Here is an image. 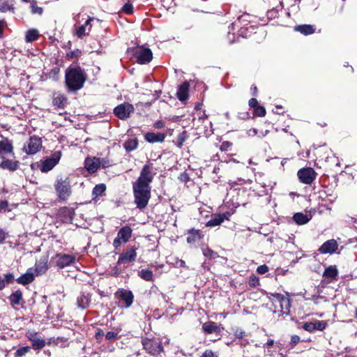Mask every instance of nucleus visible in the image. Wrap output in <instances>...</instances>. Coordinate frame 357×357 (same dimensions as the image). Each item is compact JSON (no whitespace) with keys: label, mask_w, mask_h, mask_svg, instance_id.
<instances>
[{"label":"nucleus","mask_w":357,"mask_h":357,"mask_svg":"<svg viewBox=\"0 0 357 357\" xmlns=\"http://www.w3.org/2000/svg\"><path fill=\"white\" fill-rule=\"evenodd\" d=\"M153 165L147 162L141 170L139 176L132 183L134 203L137 208L144 209L151 199V187L153 176L151 173Z\"/></svg>","instance_id":"f257e3e1"},{"label":"nucleus","mask_w":357,"mask_h":357,"mask_svg":"<svg viewBox=\"0 0 357 357\" xmlns=\"http://www.w3.org/2000/svg\"><path fill=\"white\" fill-rule=\"evenodd\" d=\"M86 79V73L78 65L71 64L66 70L65 83L69 91H77L81 89Z\"/></svg>","instance_id":"f03ea898"},{"label":"nucleus","mask_w":357,"mask_h":357,"mask_svg":"<svg viewBox=\"0 0 357 357\" xmlns=\"http://www.w3.org/2000/svg\"><path fill=\"white\" fill-rule=\"evenodd\" d=\"M54 187L59 202H66L72 195V185L69 176H57Z\"/></svg>","instance_id":"7ed1b4c3"},{"label":"nucleus","mask_w":357,"mask_h":357,"mask_svg":"<svg viewBox=\"0 0 357 357\" xmlns=\"http://www.w3.org/2000/svg\"><path fill=\"white\" fill-rule=\"evenodd\" d=\"M269 301L272 303L274 312H280L282 314H288L290 312L291 301L289 297L281 294H270Z\"/></svg>","instance_id":"20e7f679"},{"label":"nucleus","mask_w":357,"mask_h":357,"mask_svg":"<svg viewBox=\"0 0 357 357\" xmlns=\"http://www.w3.org/2000/svg\"><path fill=\"white\" fill-rule=\"evenodd\" d=\"M80 17V13H78L73 17V20L75 22L74 25V35L76 36L78 38L82 39L85 36L89 35L93 26L92 22H93L96 19L94 17L88 16V18L86 20L84 23L83 24H79Z\"/></svg>","instance_id":"39448f33"},{"label":"nucleus","mask_w":357,"mask_h":357,"mask_svg":"<svg viewBox=\"0 0 357 357\" xmlns=\"http://www.w3.org/2000/svg\"><path fill=\"white\" fill-rule=\"evenodd\" d=\"M132 51L137 62L139 64H147L153 59L151 50L144 45L137 46Z\"/></svg>","instance_id":"423d86ee"},{"label":"nucleus","mask_w":357,"mask_h":357,"mask_svg":"<svg viewBox=\"0 0 357 357\" xmlns=\"http://www.w3.org/2000/svg\"><path fill=\"white\" fill-rule=\"evenodd\" d=\"M52 260L56 267H58L60 269H63L75 263L76 255L73 254L70 255L60 252L56 253L52 258Z\"/></svg>","instance_id":"0eeeda50"},{"label":"nucleus","mask_w":357,"mask_h":357,"mask_svg":"<svg viewBox=\"0 0 357 357\" xmlns=\"http://www.w3.org/2000/svg\"><path fill=\"white\" fill-rule=\"evenodd\" d=\"M250 15L247 13H244L239 16L238 19L231 24L229 26V31H228L227 38L230 44L235 41V33H231V31H234L236 28L239 26H252L250 24Z\"/></svg>","instance_id":"6e6552de"},{"label":"nucleus","mask_w":357,"mask_h":357,"mask_svg":"<svg viewBox=\"0 0 357 357\" xmlns=\"http://www.w3.org/2000/svg\"><path fill=\"white\" fill-rule=\"evenodd\" d=\"M61 151H54L50 157L46 158L43 160H40V170L43 173H47L52 169L59 162L61 158Z\"/></svg>","instance_id":"1a4fd4ad"},{"label":"nucleus","mask_w":357,"mask_h":357,"mask_svg":"<svg viewBox=\"0 0 357 357\" xmlns=\"http://www.w3.org/2000/svg\"><path fill=\"white\" fill-rule=\"evenodd\" d=\"M114 296L119 300L120 305L126 308L130 307L134 301V294L128 289L123 288L118 289Z\"/></svg>","instance_id":"9d476101"},{"label":"nucleus","mask_w":357,"mask_h":357,"mask_svg":"<svg viewBox=\"0 0 357 357\" xmlns=\"http://www.w3.org/2000/svg\"><path fill=\"white\" fill-rule=\"evenodd\" d=\"M142 345L144 349L151 356H158L160 353L164 352L162 343L160 341L145 338L142 340Z\"/></svg>","instance_id":"9b49d317"},{"label":"nucleus","mask_w":357,"mask_h":357,"mask_svg":"<svg viewBox=\"0 0 357 357\" xmlns=\"http://www.w3.org/2000/svg\"><path fill=\"white\" fill-rule=\"evenodd\" d=\"M132 235V229L128 225L122 227L117 233V236L114 239L113 245L117 249L122 243H127Z\"/></svg>","instance_id":"f8f14e48"},{"label":"nucleus","mask_w":357,"mask_h":357,"mask_svg":"<svg viewBox=\"0 0 357 357\" xmlns=\"http://www.w3.org/2000/svg\"><path fill=\"white\" fill-rule=\"evenodd\" d=\"M41 147V138L38 136L33 135L30 137L29 141L24 145L22 150L26 154L33 155L38 153L40 150Z\"/></svg>","instance_id":"ddd939ff"},{"label":"nucleus","mask_w":357,"mask_h":357,"mask_svg":"<svg viewBox=\"0 0 357 357\" xmlns=\"http://www.w3.org/2000/svg\"><path fill=\"white\" fill-rule=\"evenodd\" d=\"M317 174L312 167L300 169L297 172L299 181L304 184H311L317 178Z\"/></svg>","instance_id":"4468645a"},{"label":"nucleus","mask_w":357,"mask_h":357,"mask_svg":"<svg viewBox=\"0 0 357 357\" xmlns=\"http://www.w3.org/2000/svg\"><path fill=\"white\" fill-rule=\"evenodd\" d=\"M134 107L128 102H124L116 107L114 109V114L120 119H128L130 115L134 112Z\"/></svg>","instance_id":"2eb2a0df"},{"label":"nucleus","mask_w":357,"mask_h":357,"mask_svg":"<svg viewBox=\"0 0 357 357\" xmlns=\"http://www.w3.org/2000/svg\"><path fill=\"white\" fill-rule=\"evenodd\" d=\"M27 339L31 342L32 348L34 350H40L46 344L44 339L38 337V333L33 331H28L26 334Z\"/></svg>","instance_id":"dca6fc26"},{"label":"nucleus","mask_w":357,"mask_h":357,"mask_svg":"<svg viewBox=\"0 0 357 357\" xmlns=\"http://www.w3.org/2000/svg\"><path fill=\"white\" fill-rule=\"evenodd\" d=\"M252 183V180L250 179H244L241 178H238L236 180L234 181H229L228 182V185L229 188V190H243V192L246 191L247 187L250 186L251 183Z\"/></svg>","instance_id":"f3484780"},{"label":"nucleus","mask_w":357,"mask_h":357,"mask_svg":"<svg viewBox=\"0 0 357 357\" xmlns=\"http://www.w3.org/2000/svg\"><path fill=\"white\" fill-rule=\"evenodd\" d=\"M101 162H105V159L99 158H86L84 161V167L88 172L93 174L97 172L101 166Z\"/></svg>","instance_id":"a211bd4d"},{"label":"nucleus","mask_w":357,"mask_h":357,"mask_svg":"<svg viewBox=\"0 0 357 357\" xmlns=\"http://www.w3.org/2000/svg\"><path fill=\"white\" fill-rule=\"evenodd\" d=\"M137 257V248L130 247L128 250L123 252L118 259L117 264H121L128 262H133Z\"/></svg>","instance_id":"6ab92c4d"},{"label":"nucleus","mask_w":357,"mask_h":357,"mask_svg":"<svg viewBox=\"0 0 357 357\" xmlns=\"http://www.w3.org/2000/svg\"><path fill=\"white\" fill-rule=\"evenodd\" d=\"M0 168L2 169L15 172L20 168V162L17 160H10L4 156H1Z\"/></svg>","instance_id":"aec40b11"},{"label":"nucleus","mask_w":357,"mask_h":357,"mask_svg":"<svg viewBox=\"0 0 357 357\" xmlns=\"http://www.w3.org/2000/svg\"><path fill=\"white\" fill-rule=\"evenodd\" d=\"M338 248V244L334 239H330L324 242L319 248V252L321 254L332 255L336 252Z\"/></svg>","instance_id":"412c9836"},{"label":"nucleus","mask_w":357,"mask_h":357,"mask_svg":"<svg viewBox=\"0 0 357 357\" xmlns=\"http://www.w3.org/2000/svg\"><path fill=\"white\" fill-rule=\"evenodd\" d=\"M231 216V213L229 212H226L224 213H218L214 214L212 215L210 220L206 223V226L208 227H216L222 223L225 220H229Z\"/></svg>","instance_id":"4be33fe9"},{"label":"nucleus","mask_w":357,"mask_h":357,"mask_svg":"<svg viewBox=\"0 0 357 357\" xmlns=\"http://www.w3.org/2000/svg\"><path fill=\"white\" fill-rule=\"evenodd\" d=\"M67 97L60 93L55 92L52 96V105L56 109H63L67 105Z\"/></svg>","instance_id":"5701e85b"},{"label":"nucleus","mask_w":357,"mask_h":357,"mask_svg":"<svg viewBox=\"0 0 357 357\" xmlns=\"http://www.w3.org/2000/svg\"><path fill=\"white\" fill-rule=\"evenodd\" d=\"M338 270L335 265H331L325 268L323 273V278L327 280L328 282L335 281L338 278Z\"/></svg>","instance_id":"b1692460"},{"label":"nucleus","mask_w":357,"mask_h":357,"mask_svg":"<svg viewBox=\"0 0 357 357\" xmlns=\"http://www.w3.org/2000/svg\"><path fill=\"white\" fill-rule=\"evenodd\" d=\"M48 270V257L43 256L36 261L35 264V271L37 275H43Z\"/></svg>","instance_id":"393cba45"},{"label":"nucleus","mask_w":357,"mask_h":357,"mask_svg":"<svg viewBox=\"0 0 357 357\" xmlns=\"http://www.w3.org/2000/svg\"><path fill=\"white\" fill-rule=\"evenodd\" d=\"M166 137V134L163 132H149L144 135V139L149 143L162 142Z\"/></svg>","instance_id":"a878e982"},{"label":"nucleus","mask_w":357,"mask_h":357,"mask_svg":"<svg viewBox=\"0 0 357 357\" xmlns=\"http://www.w3.org/2000/svg\"><path fill=\"white\" fill-rule=\"evenodd\" d=\"M34 273L32 268H29L26 272L16 279L18 284L26 285L34 280Z\"/></svg>","instance_id":"bb28decb"},{"label":"nucleus","mask_w":357,"mask_h":357,"mask_svg":"<svg viewBox=\"0 0 357 357\" xmlns=\"http://www.w3.org/2000/svg\"><path fill=\"white\" fill-rule=\"evenodd\" d=\"M202 330L205 334L220 333L221 331L220 326L212 321L204 323Z\"/></svg>","instance_id":"cd10ccee"},{"label":"nucleus","mask_w":357,"mask_h":357,"mask_svg":"<svg viewBox=\"0 0 357 357\" xmlns=\"http://www.w3.org/2000/svg\"><path fill=\"white\" fill-rule=\"evenodd\" d=\"M190 85L188 82H183L179 86L177 90V98L181 101H185L188 98V91Z\"/></svg>","instance_id":"c85d7f7f"},{"label":"nucleus","mask_w":357,"mask_h":357,"mask_svg":"<svg viewBox=\"0 0 357 357\" xmlns=\"http://www.w3.org/2000/svg\"><path fill=\"white\" fill-rule=\"evenodd\" d=\"M13 146L12 142L7 138L0 141V157L4 156L6 153H13Z\"/></svg>","instance_id":"c756f323"},{"label":"nucleus","mask_w":357,"mask_h":357,"mask_svg":"<svg viewBox=\"0 0 357 357\" xmlns=\"http://www.w3.org/2000/svg\"><path fill=\"white\" fill-rule=\"evenodd\" d=\"M8 299L12 306L19 305L23 301L22 292L19 289L16 290L10 295Z\"/></svg>","instance_id":"7c9ffc66"},{"label":"nucleus","mask_w":357,"mask_h":357,"mask_svg":"<svg viewBox=\"0 0 357 357\" xmlns=\"http://www.w3.org/2000/svg\"><path fill=\"white\" fill-rule=\"evenodd\" d=\"M106 185L104 183H100L95 185L92 190V199L97 201L98 197L105 195Z\"/></svg>","instance_id":"2f4dec72"},{"label":"nucleus","mask_w":357,"mask_h":357,"mask_svg":"<svg viewBox=\"0 0 357 357\" xmlns=\"http://www.w3.org/2000/svg\"><path fill=\"white\" fill-rule=\"evenodd\" d=\"M294 30L300 32L303 35L307 36L315 32V27L311 24H301L296 26L294 27Z\"/></svg>","instance_id":"473e14b6"},{"label":"nucleus","mask_w":357,"mask_h":357,"mask_svg":"<svg viewBox=\"0 0 357 357\" xmlns=\"http://www.w3.org/2000/svg\"><path fill=\"white\" fill-rule=\"evenodd\" d=\"M293 220L297 225H303L307 224L311 220V216L303 213H296L293 215Z\"/></svg>","instance_id":"72a5a7b5"},{"label":"nucleus","mask_w":357,"mask_h":357,"mask_svg":"<svg viewBox=\"0 0 357 357\" xmlns=\"http://www.w3.org/2000/svg\"><path fill=\"white\" fill-rule=\"evenodd\" d=\"M202 235L199 230H196L195 229H192L188 231L187 242L188 243H192L195 241L201 239Z\"/></svg>","instance_id":"f704fd0d"},{"label":"nucleus","mask_w":357,"mask_h":357,"mask_svg":"<svg viewBox=\"0 0 357 357\" xmlns=\"http://www.w3.org/2000/svg\"><path fill=\"white\" fill-rule=\"evenodd\" d=\"M39 37V31L36 29H31L26 31L25 35V40L26 43H32L37 40Z\"/></svg>","instance_id":"c9c22d12"},{"label":"nucleus","mask_w":357,"mask_h":357,"mask_svg":"<svg viewBox=\"0 0 357 357\" xmlns=\"http://www.w3.org/2000/svg\"><path fill=\"white\" fill-rule=\"evenodd\" d=\"M14 280L13 273H6L3 275V278L0 275V291L3 290L7 284L13 283Z\"/></svg>","instance_id":"e433bc0d"},{"label":"nucleus","mask_w":357,"mask_h":357,"mask_svg":"<svg viewBox=\"0 0 357 357\" xmlns=\"http://www.w3.org/2000/svg\"><path fill=\"white\" fill-rule=\"evenodd\" d=\"M138 146V140L137 138H131L126 140L123 144V148L127 152L135 150Z\"/></svg>","instance_id":"4c0bfd02"},{"label":"nucleus","mask_w":357,"mask_h":357,"mask_svg":"<svg viewBox=\"0 0 357 357\" xmlns=\"http://www.w3.org/2000/svg\"><path fill=\"white\" fill-rule=\"evenodd\" d=\"M13 0H0V11L6 13L7 11H14Z\"/></svg>","instance_id":"58836bf2"},{"label":"nucleus","mask_w":357,"mask_h":357,"mask_svg":"<svg viewBox=\"0 0 357 357\" xmlns=\"http://www.w3.org/2000/svg\"><path fill=\"white\" fill-rule=\"evenodd\" d=\"M89 298L87 296L81 294L77 298V305L82 309H85L89 306Z\"/></svg>","instance_id":"ea45409f"},{"label":"nucleus","mask_w":357,"mask_h":357,"mask_svg":"<svg viewBox=\"0 0 357 357\" xmlns=\"http://www.w3.org/2000/svg\"><path fill=\"white\" fill-rule=\"evenodd\" d=\"M253 26H239L238 28H236V29H238L237 31V35L238 36H241L243 38H247L248 37L251 33Z\"/></svg>","instance_id":"a19ab883"},{"label":"nucleus","mask_w":357,"mask_h":357,"mask_svg":"<svg viewBox=\"0 0 357 357\" xmlns=\"http://www.w3.org/2000/svg\"><path fill=\"white\" fill-rule=\"evenodd\" d=\"M138 275L146 281H153V271L149 269H142L138 273Z\"/></svg>","instance_id":"79ce46f5"},{"label":"nucleus","mask_w":357,"mask_h":357,"mask_svg":"<svg viewBox=\"0 0 357 357\" xmlns=\"http://www.w3.org/2000/svg\"><path fill=\"white\" fill-rule=\"evenodd\" d=\"M82 55V52L79 49H75L66 53V59L68 61L77 59Z\"/></svg>","instance_id":"37998d69"},{"label":"nucleus","mask_w":357,"mask_h":357,"mask_svg":"<svg viewBox=\"0 0 357 357\" xmlns=\"http://www.w3.org/2000/svg\"><path fill=\"white\" fill-rule=\"evenodd\" d=\"M30 8L33 14L42 15L43 13V8L38 6L37 1L36 0H32L30 1Z\"/></svg>","instance_id":"c03bdc74"},{"label":"nucleus","mask_w":357,"mask_h":357,"mask_svg":"<svg viewBox=\"0 0 357 357\" xmlns=\"http://www.w3.org/2000/svg\"><path fill=\"white\" fill-rule=\"evenodd\" d=\"M149 294L151 297H158V299L160 300V298H162V299H165L166 296L162 293L158 287L153 286L151 288Z\"/></svg>","instance_id":"a18cd8bd"},{"label":"nucleus","mask_w":357,"mask_h":357,"mask_svg":"<svg viewBox=\"0 0 357 357\" xmlns=\"http://www.w3.org/2000/svg\"><path fill=\"white\" fill-rule=\"evenodd\" d=\"M203 255L209 259H216L218 257V255L216 252L213 251L208 247L202 248Z\"/></svg>","instance_id":"49530a36"},{"label":"nucleus","mask_w":357,"mask_h":357,"mask_svg":"<svg viewBox=\"0 0 357 357\" xmlns=\"http://www.w3.org/2000/svg\"><path fill=\"white\" fill-rule=\"evenodd\" d=\"M30 350L31 347L29 346L20 347L15 352V357H23L28 354Z\"/></svg>","instance_id":"de8ad7c7"},{"label":"nucleus","mask_w":357,"mask_h":357,"mask_svg":"<svg viewBox=\"0 0 357 357\" xmlns=\"http://www.w3.org/2000/svg\"><path fill=\"white\" fill-rule=\"evenodd\" d=\"M313 323L314 331H324L327 326V323L325 321L316 320Z\"/></svg>","instance_id":"09e8293b"},{"label":"nucleus","mask_w":357,"mask_h":357,"mask_svg":"<svg viewBox=\"0 0 357 357\" xmlns=\"http://www.w3.org/2000/svg\"><path fill=\"white\" fill-rule=\"evenodd\" d=\"M254 114L257 116L263 117L266 115V109L264 107L258 105L254 109Z\"/></svg>","instance_id":"8fccbe9b"},{"label":"nucleus","mask_w":357,"mask_h":357,"mask_svg":"<svg viewBox=\"0 0 357 357\" xmlns=\"http://www.w3.org/2000/svg\"><path fill=\"white\" fill-rule=\"evenodd\" d=\"M187 139V133L185 131L182 132L178 135L177 140H178V146L181 147L184 143V142Z\"/></svg>","instance_id":"3c124183"},{"label":"nucleus","mask_w":357,"mask_h":357,"mask_svg":"<svg viewBox=\"0 0 357 357\" xmlns=\"http://www.w3.org/2000/svg\"><path fill=\"white\" fill-rule=\"evenodd\" d=\"M232 145L233 144L231 142L229 141H225L221 144L220 149L221 151H229L231 149Z\"/></svg>","instance_id":"603ef678"},{"label":"nucleus","mask_w":357,"mask_h":357,"mask_svg":"<svg viewBox=\"0 0 357 357\" xmlns=\"http://www.w3.org/2000/svg\"><path fill=\"white\" fill-rule=\"evenodd\" d=\"M234 335L236 338L243 339L245 336V332L239 328H236L234 331Z\"/></svg>","instance_id":"864d4df0"},{"label":"nucleus","mask_w":357,"mask_h":357,"mask_svg":"<svg viewBox=\"0 0 357 357\" xmlns=\"http://www.w3.org/2000/svg\"><path fill=\"white\" fill-rule=\"evenodd\" d=\"M121 10L126 14H132L133 13V6L131 3H127L123 5Z\"/></svg>","instance_id":"5fc2aeb1"},{"label":"nucleus","mask_w":357,"mask_h":357,"mask_svg":"<svg viewBox=\"0 0 357 357\" xmlns=\"http://www.w3.org/2000/svg\"><path fill=\"white\" fill-rule=\"evenodd\" d=\"M303 328L310 333L314 331V326L313 322H305L303 325Z\"/></svg>","instance_id":"6e6d98bb"},{"label":"nucleus","mask_w":357,"mask_h":357,"mask_svg":"<svg viewBox=\"0 0 357 357\" xmlns=\"http://www.w3.org/2000/svg\"><path fill=\"white\" fill-rule=\"evenodd\" d=\"M259 284V278L255 276V275H252L250 278V280H249V285L250 287H257Z\"/></svg>","instance_id":"4d7b16f0"},{"label":"nucleus","mask_w":357,"mask_h":357,"mask_svg":"<svg viewBox=\"0 0 357 357\" xmlns=\"http://www.w3.org/2000/svg\"><path fill=\"white\" fill-rule=\"evenodd\" d=\"M301 340V338L298 335H294L291 337L290 346L291 348H294Z\"/></svg>","instance_id":"13d9d810"},{"label":"nucleus","mask_w":357,"mask_h":357,"mask_svg":"<svg viewBox=\"0 0 357 357\" xmlns=\"http://www.w3.org/2000/svg\"><path fill=\"white\" fill-rule=\"evenodd\" d=\"M8 236V233L0 227V244L3 243Z\"/></svg>","instance_id":"bf43d9fd"},{"label":"nucleus","mask_w":357,"mask_h":357,"mask_svg":"<svg viewBox=\"0 0 357 357\" xmlns=\"http://www.w3.org/2000/svg\"><path fill=\"white\" fill-rule=\"evenodd\" d=\"M269 268L266 264L260 265L257 268V272L259 274H265L268 271Z\"/></svg>","instance_id":"052dcab7"},{"label":"nucleus","mask_w":357,"mask_h":357,"mask_svg":"<svg viewBox=\"0 0 357 357\" xmlns=\"http://www.w3.org/2000/svg\"><path fill=\"white\" fill-rule=\"evenodd\" d=\"M118 333L114 331H109L106 333L105 337L108 340H114L117 338Z\"/></svg>","instance_id":"680f3d73"},{"label":"nucleus","mask_w":357,"mask_h":357,"mask_svg":"<svg viewBox=\"0 0 357 357\" xmlns=\"http://www.w3.org/2000/svg\"><path fill=\"white\" fill-rule=\"evenodd\" d=\"M165 126V122L161 120L156 121L153 124V127L156 129H161L163 128Z\"/></svg>","instance_id":"e2e57ef3"},{"label":"nucleus","mask_w":357,"mask_h":357,"mask_svg":"<svg viewBox=\"0 0 357 357\" xmlns=\"http://www.w3.org/2000/svg\"><path fill=\"white\" fill-rule=\"evenodd\" d=\"M61 340V337H57V338L51 337L48 340V341H47V342H46V344H47L48 345L58 344L59 340Z\"/></svg>","instance_id":"0e129e2a"},{"label":"nucleus","mask_w":357,"mask_h":357,"mask_svg":"<svg viewBox=\"0 0 357 357\" xmlns=\"http://www.w3.org/2000/svg\"><path fill=\"white\" fill-rule=\"evenodd\" d=\"M249 106L252 108H255L258 106V101L256 98H252L249 100Z\"/></svg>","instance_id":"69168bd1"},{"label":"nucleus","mask_w":357,"mask_h":357,"mask_svg":"<svg viewBox=\"0 0 357 357\" xmlns=\"http://www.w3.org/2000/svg\"><path fill=\"white\" fill-rule=\"evenodd\" d=\"M175 265L177 267L186 268L185 262L183 259H176Z\"/></svg>","instance_id":"338daca9"},{"label":"nucleus","mask_w":357,"mask_h":357,"mask_svg":"<svg viewBox=\"0 0 357 357\" xmlns=\"http://www.w3.org/2000/svg\"><path fill=\"white\" fill-rule=\"evenodd\" d=\"M214 353L209 349L206 350L201 356V357H214Z\"/></svg>","instance_id":"774afa93"}]
</instances>
